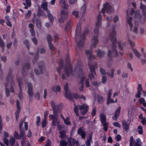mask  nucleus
I'll list each match as a JSON object with an SVG mask.
<instances>
[{"mask_svg": "<svg viewBox=\"0 0 146 146\" xmlns=\"http://www.w3.org/2000/svg\"><path fill=\"white\" fill-rule=\"evenodd\" d=\"M116 32L115 31H113L110 37V39L111 40L112 43V51L109 50L108 54V56L110 58H111L112 56H116L118 55L119 54L116 50V38L115 37Z\"/></svg>", "mask_w": 146, "mask_h": 146, "instance_id": "obj_1", "label": "nucleus"}, {"mask_svg": "<svg viewBox=\"0 0 146 146\" xmlns=\"http://www.w3.org/2000/svg\"><path fill=\"white\" fill-rule=\"evenodd\" d=\"M12 70L9 69L6 77L7 82V83L5 84V92L7 97H8L10 95L9 92L8 88V86L10 85V81L11 84V87L10 88V92L12 93L14 92L13 86H14L15 84L13 79V76L12 75Z\"/></svg>", "mask_w": 146, "mask_h": 146, "instance_id": "obj_2", "label": "nucleus"}, {"mask_svg": "<svg viewBox=\"0 0 146 146\" xmlns=\"http://www.w3.org/2000/svg\"><path fill=\"white\" fill-rule=\"evenodd\" d=\"M60 4L62 7L66 9L65 10H62L61 11V17L58 20V21L60 23H62L68 17V12L66 9H68V5L66 3L65 0H60Z\"/></svg>", "mask_w": 146, "mask_h": 146, "instance_id": "obj_3", "label": "nucleus"}, {"mask_svg": "<svg viewBox=\"0 0 146 146\" xmlns=\"http://www.w3.org/2000/svg\"><path fill=\"white\" fill-rule=\"evenodd\" d=\"M74 112L76 115L78 116L79 115L78 109H79L81 111V114L82 115H84L87 113L88 110V106L85 104H84L82 106L76 105L75 104H74Z\"/></svg>", "mask_w": 146, "mask_h": 146, "instance_id": "obj_4", "label": "nucleus"}, {"mask_svg": "<svg viewBox=\"0 0 146 146\" xmlns=\"http://www.w3.org/2000/svg\"><path fill=\"white\" fill-rule=\"evenodd\" d=\"M133 20V18L131 17H127V24L129 25L130 29L131 31L132 32L134 33L137 34V33L138 27L139 23L138 21H135V25L134 26L133 29V24L132 23Z\"/></svg>", "mask_w": 146, "mask_h": 146, "instance_id": "obj_5", "label": "nucleus"}, {"mask_svg": "<svg viewBox=\"0 0 146 146\" xmlns=\"http://www.w3.org/2000/svg\"><path fill=\"white\" fill-rule=\"evenodd\" d=\"M38 70L35 69V72L37 75H38L42 74L45 70V67L43 62L40 61L38 64Z\"/></svg>", "mask_w": 146, "mask_h": 146, "instance_id": "obj_6", "label": "nucleus"}, {"mask_svg": "<svg viewBox=\"0 0 146 146\" xmlns=\"http://www.w3.org/2000/svg\"><path fill=\"white\" fill-rule=\"evenodd\" d=\"M114 10L113 7L107 3L104 4L103 8L101 10V12L103 14H104L105 11L107 13H111Z\"/></svg>", "mask_w": 146, "mask_h": 146, "instance_id": "obj_7", "label": "nucleus"}, {"mask_svg": "<svg viewBox=\"0 0 146 146\" xmlns=\"http://www.w3.org/2000/svg\"><path fill=\"white\" fill-rule=\"evenodd\" d=\"M59 112L53 113V114H50L49 115V117L51 119H53L52 124V125L56 126L59 124V123L58 121V113Z\"/></svg>", "mask_w": 146, "mask_h": 146, "instance_id": "obj_8", "label": "nucleus"}, {"mask_svg": "<svg viewBox=\"0 0 146 146\" xmlns=\"http://www.w3.org/2000/svg\"><path fill=\"white\" fill-rule=\"evenodd\" d=\"M101 19L102 17L100 13H99L97 18V22L96 23V27L94 30V33L96 34H97L99 33L98 28L101 25Z\"/></svg>", "mask_w": 146, "mask_h": 146, "instance_id": "obj_9", "label": "nucleus"}, {"mask_svg": "<svg viewBox=\"0 0 146 146\" xmlns=\"http://www.w3.org/2000/svg\"><path fill=\"white\" fill-rule=\"evenodd\" d=\"M100 119L101 122L103 125L104 130L107 131L108 130V123L106 122V117L104 114H101L100 115Z\"/></svg>", "mask_w": 146, "mask_h": 146, "instance_id": "obj_10", "label": "nucleus"}, {"mask_svg": "<svg viewBox=\"0 0 146 146\" xmlns=\"http://www.w3.org/2000/svg\"><path fill=\"white\" fill-rule=\"evenodd\" d=\"M85 54L88 56V64H91V60H94L95 58V56L92 54V52L91 49L86 50L85 51Z\"/></svg>", "mask_w": 146, "mask_h": 146, "instance_id": "obj_11", "label": "nucleus"}, {"mask_svg": "<svg viewBox=\"0 0 146 146\" xmlns=\"http://www.w3.org/2000/svg\"><path fill=\"white\" fill-rule=\"evenodd\" d=\"M90 67V71L91 73H90L89 75V77L90 79L91 80L94 77V75H96V72L95 71V68L96 66V64L94 65H92L90 64L88 65Z\"/></svg>", "mask_w": 146, "mask_h": 146, "instance_id": "obj_12", "label": "nucleus"}, {"mask_svg": "<svg viewBox=\"0 0 146 146\" xmlns=\"http://www.w3.org/2000/svg\"><path fill=\"white\" fill-rule=\"evenodd\" d=\"M64 72L66 75L68 76L71 74H72V70L70 64L66 65L64 68Z\"/></svg>", "mask_w": 146, "mask_h": 146, "instance_id": "obj_13", "label": "nucleus"}, {"mask_svg": "<svg viewBox=\"0 0 146 146\" xmlns=\"http://www.w3.org/2000/svg\"><path fill=\"white\" fill-rule=\"evenodd\" d=\"M68 84L66 83L64 86V90L65 91L64 95L66 98L71 100H72L73 98L71 95V93L70 92L68 91Z\"/></svg>", "mask_w": 146, "mask_h": 146, "instance_id": "obj_14", "label": "nucleus"}, {"mask_svg": "<svg viewBox=\"0 0 146 146\" xmlns=\"http://www.w3.org/2000/svg\"><path fill=\"white\" fill-rule=\"evenodd\" d=\"M17 81L18 83L19 86V92L18 95V97L20 100H22L23 98V95L22 92V83L21 79L20 78H17Z\"/></svg>", "mask_w": 146, "mask_h": 146, "instance_id": "obj_15", "label": "nucleus"}, {"mask_svg": "<svg viewBox=\"0 0 146 146\" xmlns=\"http://www.w3.org/2000/svg\"><path fill=\"white\" fill-rule=\"evenodd\" d=\"M51 107L52 108V110H53V113L60 112V111L59 108L60 107V105H56L55 102L53 101H52L51 102Z\"/></svg>", "mask_w": 146, "mask_h": 146, "instance_id": "obj_16", "label": "nucleus"}, {"mask_svg": "<svg viewBox=\"0 0 146 146\" xmlns=\"http://www.w3.org/2000/svg\"><path fill=\"white\" fill-rule=\"evenodd\" d=\"M85 129L83 127H80L77 131V134L81 136L82 138L83 139L85 138L86 135Z\"/></svg>", "mask_w": 146, "mask_h": 146, "instance_id": "obj_17", "label": "nucleus"}, {"mask_svg": "<svg viewBox=\"0 0 146 146\" xmlns=\"http://www.w3.org/2000/svg\"><path fill=\"white\" fill-rule=\"evenodd\" d=\"M33 23H35L36 22V26L38 29H40L41 27V21L39 19L36 18L35 15H34L32 19Z\"/></svg>", "mask_w": 146, "mask_h": 146, "instance_id": "obj_18", "label": "nucleus"}, {"mask_svg": "<svg viewBox=\"0 0 146 146\" xmlns=\"http://www.w3.org/2000/svg\"><path fill=\"white\" fill-rule=\"evenodd\" d=\"M28 90L27 93L29 97L32 96L34 95L33 92V87L32 84L30 82H28L27 84Z\"/></svg>", "mask_w": 146, "mask_h": 146, "instance_id": "obj_19", "label": "nucleus"}, {"mask_svg": "<svg viewBox=\"0 0 146 146\" xmlns=\"http://www.w3.org/2000/svg\"><path fill=\"white\" fill-rule=\"evenodd\" d=\"M17 106V109L15 112V116L16 121L17 120L18 118L19 117V113L20 111L21 107L19 106L20 103L19 101L17 100L16 101Z\"/></svg>", "mask_w": 146, "mask_h": 146, "instance_id": "obj_20", "label": "nucleus"}, {"mask_svg": "<svg viewBox=\"0 0 146 146\" xmlns=\"http://www.w3.org/2000/svg\"><path fill=\"white\" fill-rule=\"evenodd\" d=\"M121 109V107H119L116 110L115 114L112 117V118L114 120L116 121H117V118L119 116Z\"/></svg>", "mask_w": 146, "mask_h": 146, "instance_id": "obj_21", "label": "nucleus"}, {"mask_svg": "<svg viewBox=\"0 0 146 146\" xmlns=\"http://www.w3.org/2000/svg\"><path fill=\"white\" fill-rule=\"evenodd\" d=\"M80 38L81 39V40L79 41H77V42L76 43L77 46L79 48H81L84 46L85 40L84 36H83V38H82L81 36H80Z\"/></svg>", "mask_w": 146, "mask_h": 146, "instance_id": "obj_22", "label": "nucleus"}, {"mask_svg": "<svg viewBox=\"0 0 146 146\" xmlns=\"http://www.w3.org/2000/svg\"><path fill=\"white\" fill-rule=\"evenodd\" d=\"M93 44L92 45V47H95L98 44V36H95L92 40Z\"/></svg>", "mask_w": 146, "mask_h": 146, "instance_id": "obj_23", "label": "nucleus"}, {"mask_svg": "<svg viewBox=\"0 0 146 146\" xmlns=\"http://www.w3.org/2000/svg\"><path fill=\"white\" fill-rule=\"evenodd\" d=\"M136 142L134 140L132 142L131 145H130V146H139L141 145V142L140 141V139L139 138L137 139L136 140Z\"/></svg>", "mask_w": 146, "mask_h": 146, "instance_id": "obj_24", "label": "nucleus"}, {"mask_svg": "<svg viewBox=\"0 0 146 146\" xmlns=\"http://www.w3.org/2000/svg\"><path fill=\"white\" fill-rule=\"evenodd\" d=\"M129 124H128L127 122L124 121H122V127L123 129H124L126 131L129 130Z\"/></svg>", "mask_w": 146, "mask_h": 146, "instance_id": "obj_25", "label": "nucleus"}, {"mask_svg": "<svg viewBox=\"0 0 146 146\" xmlns=\"http://www.w3.org/2000/svg\"><path fill=\"white\" fill-rule=\"evenodd\" d=\"M72 25V23L71 21L69 20L67 22L65 28V30L66 31H68L71 27Z\"/></svg>", "mask_w": 146, "mask_h": 146, "instance_id": "obj_26", "label": "nucleus"}, {"mask_svg": "<svg viewBox=\"0 0 146 146\" xmlns=\"http://www.w3.org/2000/svg\"><path fill=\"white\" fill-rule=\"evenodd\" d=\"M96 52L97 55L99 58L102 57L105 54V52L104 51H102L100 49H98Z\"/></svg>", "mask_w": 146, "mask_h": 146, "instance_id": "obj_27", "label": "nucleus"}, {"mask_svg": "<svg viewBox=\"0 0 146 146\" xmlns=\"http://www.w3.org/2000/svg\"><path fill=\"white\" fill-rule=\"evenodd\" d=\"M68 141L69 143V146H72L76 143L77 144H78V142L72 138H69Z\"/></svg>", "mask_w": 146, "mask_h": 146, "instance_id": "obj_28", "label": "nucleus"}, {"mask_svg": "<svg viewBox=\"0 0 146 146\" xmlns=\"http://www.w3.org/2000/svg\"><path fill=\"white\" fill-rule=\"evenodd\" d=\"M132 50L133 53L135 54L137 57L140 58L141 56V54L138 51V50L136 49L133 48Z\"/></svg>", "mask_w": 146, "mask_h": 146, "instance_id": "obj_29", "label": "nucleus"}, {"mask_svg": "<svg viewBox=\"0 0 146 146\" xmlns=\"http://www.w3.org/2000/svg\"><path fill=\"white\" fill-rule=\"evenodd\" d=\"M30 64L29 62L25 63L22 68V70L23 71H25L26 70H28L30 67Z\"/></svg>", "mask_w": 146, "mask_h": 146, "instance_id": "obj_30", "label": "nucleus"}, {"mask_svg": "<svg viewBox=\"0 0 146 146\" xmlns=\"http://www.w3.org/2000/svg\"><path fill=\"white\" fill-rule=\"evenodd\" d=\"M63 61L61 60L60 61L59 66L58 68L57 69V70L59 74L60 73V70L63 68V64H62Z\"/></svg>", "mask_w": 146, "mask_h": 146, "instance_id": "obj_31", "label": "nucleus"}, {"mask_svg": "<svg viewBox=\"0 0 146 146\" xmlns=\"http://www.w3.org/2000/svg\"><path fill=\"white\" fill-rule=\"evenodd\" d=\"M47 16L50 21L52 23L54 19V17L53 16L52 14L50 13L49 11H47Z\"/></svg>", "mask_w": 146, "mask_h": 146, "instance_id": "obj_32", "label": "nucleus"}, {"mask_svg": "<svg viewBox=\"0 0 146 146\" xmlns=\"http://www.w3.org/2000/svg\"><path fill=\"white\" fill-rule=\"evenodd\" d=\"M114 72L115 69H113L111 70V73L107 72L106 75L109 76L111 78H113L114 77Z\"/></svg>", "mask_w": 146, "mask_h": 146, "instance_id": "obj_33", "label": "nucleus"}, {"mask_svg": "<svg viewBox=\"0 0 146 146\" xmlns=\"http://www.w3.org/2000/svg\"><path fill=\"white\" fill-rule=\"evenodd\" d=\"M26 3L27 6H26V3H24L23 4L25 6L24 7V8L25 9H27L28 8V7H30L31 6V0H26Z\"/></svg>", "mask_w": 146, "mask_h": 146, "instance_id": "obj_34", "label": "nucleus"}, {"mask_svg": "<svg viewBox=\"0 0 146 146\" xmlns=\"http://www.w3.org/2000/svg\"><path fill=\"white\" fill-rule=\"evenodd\" d=\"M41 7L46 11L47 12L48 11H49L47 8V3L46 2L43 3L41 5Z\"/></svg>", "mask_w": 146, "mask_h": 146, "instance_id": "obj_35", "label": "nucleus"}, {"mask_svg": "<svg viewBox=\"0 0 146 146\" xmlns=\"http://www.w3.org/2000/svg\"><path fill=\"white\" fill-rule=\"evenodd\" d=\"M60 135L59 136L61 139H63L65 137L66 135V132L62 130L59 132Z\"/></svg>", "mask_w": 146, "mask_h": 146, "instance_id": "obj_36", "label": "nucleus"}, {"mask_svg": "<svg viewBox=\"0 0 146 146\" xmlns=\"http://www.w3.org/2000/svg\"><path fill=\"white\" fill-rule=\"evenodd\" d=\"M52 90L54 92H59L61 90L60 86L58 85L56 87H54L52 88Z\"/></svg>", "mask_w": 146, "mask_h": 146, "instance_id": "obj_37", "label": "nucleus"}, {"mask_svg": "<svg viewBox=\"0 0 146 146\" xmlns=\"http://www.w3.org/2000/svg\"><path fill=\"white\" fill-rule=\"evenodd\" d=\"M85 78V77H83L82 78L81 80V81L80 82V84H81V85L80 87L79 88V90H80L81 92L83 90V86L84 85L83 82Z\"/></svg>", "mask_w": 146, "mask_h": 146, "instance_id": "obj_38", "label": "nucleus"}, {"mask_svg": "<svg viewBox=\"0 0 146 146\" xmlns=\"http://www.w3.org/2000/svg\"><path fill=\"white\" fill-rule=\"evenodd\" d=\"M80 23H78L77 25L76 30L77 35H78L80 33Z\"/></svg>", "mask_w": 146, "mask_h": 146, "instance_id": "obj_39", "label": "nucleus"}, {"mask_svg": "<svg viewBox=\"0 0 146 146\" xmlns=\"http://www.w3.org/2000/svg\"><path fill=\"white\" fill-rule=\"evenodd\" d=\"M71 95L72 96L73 98V100H72L73 101L74 100L73 98V97H74L77 100L79 98H80V95L78 94L77 93H74L72 94H71Z\"/></svg>", "mask_w": 146, "mask_h": 146, "instance_id": "obj_40", "label": "nucleus"}, {"mask_svg": "<svg viewBox=\"0 0 146 146\" xmlns=\"http://www.w3.org/2000/svg\"><path fill=\"white\" fill-rule=\"evenodd\" d=\"M92 137L91 136H90L88 139H87L85 142V144L86 146H90V141L92 140Z\"/></svg>", "mask_w": 146, "mask_h": 146, "instance_id": "obj_41", "label": "nucleus"}, {"mask_svg": "<svg viewBox=\"0 0 146 146\" xmlns=\"http://www.w3.org/2000/svg\"><path fill=\"white\" fill-rule=\"evenodd\" d=\"M98 102L99 103H101L103 101V97L100 95H98L97 97Z\"/></svg>", "mask_w": 146, "mask_h": 146, "instance_id": "obj_42", "label": "nucleus"}, {"mask_svg": "<svg viewBox=\"0 0 146 146\" xmlns=\"http://www.w3.org/2000/svg\"><path fill=\"white\" fill-rule=\"evenodd\" d=\"M145 100L144 99L141 97L139 100V102L140 103L142 104L143 106H145L146 105V103L145 102Z\"/></svg>", "mask_w": 146, "mask_h": 146, "instance_id": "obj_43", "label": "nucleus"}, {"mask_svg": "<svg viewBox=\"0 0 146 146\" xmlns=\"http://www.w3.org/2000/svg\"><path fill=\"white\" fill-rule=\"evenodd\" d=\"M140 8L142 10L143 12H146V6L143 4L142 2L140 3Z\"/></svg>", "mask_w": 146, "mask_h": 146, "instance_id": "obj_44", "label": "nucleus"}, {"mask_svg": "<svg viewBox=\"0 0 146 146\" xmlns=\"http://www.w3.org/2000/svg\"><path fill=\"white\" fill-rule=\"evenodd\" d=\"M141 17L140 13L139 11H136L135 13V18L136 19H140Z\"/></svg>", "mask_w": 146, "mask_h": 146, "instance_id": "obj_45", "label": "nucleus"}, {"mask_svg": "<svg viewBox=\"0 0 146 146\" xmlns=\"http://www.w3.org/2000/svg\"><path fill=\"white\" fill-rule=\"evenodd\" d=\"M86 10V6L84 5L83 6L81 9L80 13H81L82 16H83L84 14L85 13Z\"/></svg>", "mask_w": 146, "mask_h": 146, "instance_id": "obj_46", "label": "nucleus"}, {"mask_svg": "<svg viewBox=\"0 0 146 146\" xmlns=\"http://www.w3.org/2000/svg\"><path fill=\"white\" fill-rule=\"evenodd\" d=\"M69 117H67L63 120L65 124L68 125H70L71 124V122L69 121Z\"/></svg>", "mask_w": 146, "mask_h": 146, "instance_id": "obj_47", "label": "nucleus"}, {"mask_svg": "<svg viewBox=\"0 0 146 146\" xmlns=\"http://www.w3.org/2000/svg\"><path fill=\"white\" fill-rule=\"evenodd\" d=\"M118 47L119 49L121 50H123V46L125 45L124 43H121L120 42H118Z\"/></svg>", "mask_w": 146, "mask_h": 146, "instance_id": "obj_48", "label": "nucleus"}, {"mask_svg": "<svg viewBox=\"0 0 146 146\" xmlns=\"http://www.w3.org/2000/svg\"><path fill=\"white\" fill-rule=\"evenodd\" d=\"M60 146H66L68 145V143L63 140L60 141Z\"/></svg>", "mask_w": 146, "mask_h": 146, "instance_id": "obj_49", "label": "nucleus"}, {"mask_svg": "<svg viewBox=\"0 0 146 146\" xmlns=\"http://www.w3.org/2000/svg\"><path fill=\"white\" fill-rule=\"evenodd\" d=\"M127 40L129 43L130 45L133 47H134L135 46V43L132 41H131L129 38V36H128L126 38Z\"/></svg>", "mask_w": 146, "mask_h": 146, "instance_id": "obj_50", "label": "nucleus"}, {"mask_svg": "<svg viewBox=\"0 0 146 146\" xmlns=\"http://www.w3.org/2000/svg\"><path fill=\"white\" fill-rule=\"evenodd\" d=\"M47 39L48 41V43H51L52 41V38L50 35H48L47 37Z\"/></svg>", "mask_w": 146, "mask_h": 146, "instance_id": "obj_51", "label": "nucleus"}, {"mask_svg": "<svg viewBox=\"0 0 146 146\" xmlns=\"http://www.w3.org/2000/svg\"><path fill=\"white\" fill-rule=\"evenodd\" d=\"M138 131L140 134H142L143 133V127L142 126H139L138 128Z\"/></svg>", "mask_w": 146, "mask_h": 146, "instance_id": "obj_52", "label": "nucleus"}, {"mask_svg": "<svg viewBox=\"0 0 146 146\" xmlns=\"http://www.w3.org/2000/svg\"><path fill=\"white\" fill-rule=\"evenodd\" d=\"M20 134L19 135V139H20L21 137H23L24 136L25 134V132L24 130H22V129L20 130Z\"/></svg>", "mask_w": 146, "mask_h": 146, "instance_id": "obj_53", "label": "nucleus"}, {"mask_svg": "<svg viewBox=\"0 0 146 146\" xmlns=\"http://www.w3.org/2000/svg\"><path fill=\"white\" fill-rule=\"evenodd\" d=\"M15 140L14 138H12L10 139V144L11 146H13L15 142Z\"/></svg>", "mask_w": 146, "mask_h": 146, "instance_id": "obj_54", "label": "nucleus"}, {"mask_svg": "<svg viewBox=\"0 0 146 146\" xmlns=\"http://www.w3.org/2000/svg\"><path fill=\"white\" fill-rule=\"evenodd\" d=\"M48 46L50 49L51 50H55L54 46L51 43H48Z\"/></svg>", "mask_w": 146, "mask_h": 146, "instance_id": "obj_55", "label": "nucleus"}, {"mask_svg": "<svg viewBox=\"0 0 146 146\" xmlns=\"http://www.w3.org/2000/svg\"><path fill=\"white\" fill-rule=\"evenodd\" d=\"M36 125L38 126H39L40 124V117L39 116H37L36 118Z\"/></svg>", "mask_w": 146, "mask_h": 146, "instance_id": "obj_56", "label": "nucleus"}, {"mask_svg": "<svg viewBox=\"0 0 146 146\" xmlns=\"http://www.w3.org/2000/svg\"><path fill=\"white\" fill-rule=\"evenodd\" d=\"M24 44L26 45L28 50H29V41L27 40H25L23 41Z\"/></svg>", "mask_w": 146, "mask_h": 146, "instance_id": "obj_57", "label": "nucleus"}, {"mask_svg": "<svg viewBox=\"0 0 146 146\" xmlns=\"http://www.w3.org/2000/svg\"><path fill=\"white\" fill-rule=\"evenodd\" d=\"M114 101L112 99H111L110 98H108V100L107 102V104L108 105L110 104L111 103H114Z\"/></svg>", "mask_w": 146, "mask_h": 146, "instance_id": "obj_58", "label": "nucleus"}, {"mask_svg": "<svg viewBox=\"0 0 146 146\" xmlns=\"http://www.w3.org/2000/svg\"><path fill=\"white\" fill-rule=\"evenodd\" d=\"M31 14V12L30 10H28L27 13L25 15V17L26 18H29Z\"/></svg>", "mask_w": 146, "mask_h": 146, "instance_id": "obj_59", "label": "nucleus"}, {"mask_svg": "<svg viewBox=\"0 0 146 146\" xmlns=\"http://www.w3.org/2000/svg\"><path fill=\"white\" fill-rule=\"evenodd\" d=\"M100 71L102 74L106 75V72L105 69L103 68H100Z\"/></svg>", "mask_w": 146, "mask_h": 146, "instance_id": "obj_60", "label": "nucleus"}, {"mask_svg": "<svg viewBox=\"0 0 146 146\" xmlns=\"http://www.w3.org/2000/svg\"><path fill=\"white\" fill-rule=\"evenodd\" d=\"M14 136L16 139H19V135L18 133L16 131H15L14 134Z\"/></svg>", "mask_w": 146, "mask_h": 146, "instance_id": "obj_61", "label": "nucleus"}, {"mask_svg": "<svg viewBox=\"0 0 146 146\" xmlns=\"http://www.w3.org/2000/svg\"><path fill=\"white\" fill-rule=\"evenodd\" d=\"M46 125V119H44L42 123V127L43 128L45 127Z\"/></svg>", "mask_w": 146, "mask_h": 146, "instance_id": "obj_62", "label": "nucleus"}, {"mask_svg": "<svg viewBox=\"0 0 146 146\" xmlns=\"http://www.w3.org/2000/svg\"><path fill=\"white\" fill-rule=\"evenodd\" d=\"M3 140L4 141V143L7 145V146H8L9 145V141L8 139L5 138H4L3 139Z\"/></svg>", "mask_w": 146, "mask_h": 146, "instance_id": "obj_63", "label": "nucleus"}, {"mask_svg": "<svg viewBox=\"0 0 146 146\" xmlns=\"http://www.w3.org/2000/svg\"><path fill=\"white\" fill-rule=\"evenodd\" d=\"M31 39L33 42L36 45L38 43V41L37 39L35 36L34 37L32 38Z\"/></svg>", "mask_w": 146, "mask_h": 146, "instance_id": "obj_64", "label": "nucleus"}]
</instances>
